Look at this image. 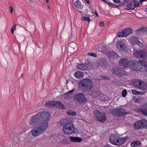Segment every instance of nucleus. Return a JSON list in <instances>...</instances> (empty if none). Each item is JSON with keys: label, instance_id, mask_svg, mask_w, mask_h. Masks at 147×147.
Instances as JSON below:
<instances>
[{"label": "nucleus", "instance_id": "obj_1", "mask_svg": "<svg viewBox=\"0 0 147 147\" xmlns=\"http://www.w3.org/2000/svg\"><path fill=\"white\" fill-rule=\"evenodd\" d=\"M50 118L49 113L45 111L40 112L32 117L30 120V124L32 126L40 124L33 128L31 131L32 135L37 137L44 132L49 126L47 121Z\"/></svg>", "mask_w": 147, "mask_h": 147}, {"label": "nucleus", "instance_id": "obj_2", "mask_svg": "<svg viewBox=\"0 0 147 147\" xmlns=\"http://www.w3.org/2000/svg\"><path fill=\"white\" fill-rule=\"evenodd\" d=\"M72 121L69 119L61 120L59 124L63 125V130L64 133L67 135H70L74 132L75 128L72 124Z\"/></svg>", "mask_w": 147, "mask_h": 147}, {"label": "nucleus", "instance_id": "obj_3", "mask_svg": "<svg viewBox=\"0 0 147 147\" xmlns=\"http://www.w3.org/2000/svg\"><path fill=\"white\" fill-rule=\"evenodd\" d=\"M79 89L84 92L88 91L93 87L92 81L89 79L85 78L80 81L78 83Z\"/></svg>", "mask_w": 147, "mask_h": 147}, {"label": "nucleus", "instance_id": "obj_4", "mask_svg": "<svg viewBox=\"0 0 147 147\" xmlns=\"http://www.w3.org/2000/svg\"><path fill=\"white\" fill-rule=\"evenodd\" d=\"M128 139L127 137L120 138L115 134H111L109 137V141L112 144L116 146L123 144Z\"/></svg>", "mask_w": 147, "mask_h": 147}, {"label": "nucleus", "instance_id": "obj_5", "mask_svg": "<svg viewBox=\"0 0 147 147\" xmlns=\"http://www.w3.org/2000/svg\"><path fill=\"white\" fill-rule=\"evenodd\" d=\"M94 116L97 119V120L102 123H104L107 119V115L104 112L100 113L98 110H97L94 113Z\"/></svg>", "mask_w": 147, "mask_h": 147}, {"label": "nucleus", "instance_id": "obj_6", "mask_svg": "<svg viewBox=\"0 0 147 147\" xmlns=\"http://www.w3.org/2000/svg\"><path fill=\"white\" fill-rule=\"evenodd\" d=\"M74 98L80 103H85L87 101V99L84 94L82 93L76 94L74 96Z\"/></svg>", "mask_w": 147, "mask_h": 147}, {"label": "nucleus", "instance_id": "obj_7", "mask_svg": "<svg viewBox=\"0 0 147 147\" xmlns=\"http://www.w3.org/2000/svg\"><path fill=\"white\" fill-rule=\"evenodd\" d=\"M147 127V121L145 119H142L135 122L134 127L136 129H141Z\"/></svg>", "mask_w": 147, "mask_h": 147}, {"label": "nucleus", "instance_id": "obj_8", "mask_svg": "<svg viewBox=\"0 0 147 147\" xmlns=\"http://www.w3.org/2000/svg\"><path fill=\"white\" fill-rule=\"evenodd\" d=\"M141 65L140 64H139V63L137 61L130 60L129 67L131 69L139 71L140 70Z\"/></svg>", "mask_w": 147, "mask_h": 147}, {"label": "nucleus", "instance_id": "obj_9", "mask_svg": "<svg viewBox=\"0 0 147 147\" xmlns=\"http://www.w3.org/2000/svg\"><path fill=\"white\" fill-rule=\"evenodd\" d=\"M112 113L114 115L118 117H121L128 114L125 110L121 108H117L112 110Z\"/></svg>", "mask_w": 147, "mask_h": 147}, {"label": "nucleus", "instance_id": "obj_10", "mask_svg": "<svg viewBox=\"0 0 147 147\" xmlns=\"http://www.w3.org/2000/svg\"><path fill=\"white\" fill-rule=\"evenodd\" d=\"M112 73L119 77L125 76L127 75L126 72L123 69H121L119 67H114L113 69Z\"/></svg>", "mask_w": 147, "mask_h": 147}, {"label": "nucleus", "instance_id": "obj_11", "mask_svg": "<svg viewBox=\"0 0 147 147\" xmlns=\"http://www.w3.org/2000/svg\"><path fill=\"white\" fill-rule=\"evenodd\" d=\"M134 54L140 59L144 60L147 59V53L145 51L142 50H137Z\"/></svg>", "mask_w": 147, "mask_h": 147}, {"label": "nucleus", "instance_id": "obj_12", "mask_svg": "<svg viewBox=\"0 0 147 147\" xmlns=\"http://www.w3.org/2000/svg\"><path fill=\"white\" fill-rule=\"evenodd\" d=\"M136 111L137 113H142L143 115L147 116V104H144L142 107L136 108Z\"/></svg>", "mask_w": 147, "mask_h": 147}, {"label": "nucleus", "instance_id": "obj_13", "mask_svg": "<svg viewBox=\"0 0 147 147\" xmlns=\"http://www.w3.org/2000/svg\"><path fill=\"white\" fill-rule=\"evenodd\" d=\"M97 64L98 66L105 68L107 64V61L105 58H101L97 61Z\"/></svg>", "mask_w": 147, "mask_h": 147}, {"label": "nucleus", "instance_id": "obj_14", "mask_svg": "<svg viewBox=\"0 0 147 147\" xmlns=\"http://www.w3.org/2000/svg\"><path fill=\"white\" fill-rule=\"evenodd\" d=\"M78 68L83 71H87L90 69V64L88 63H82L77 66Z\"/></svg>", "mask_w": 147, "mask_h": 147}, {"label": "nucleus", "instance_id": "obj_15", "mask_svg": "<svg viewBox=\"0 0 147 147\" xmlns=\"http://www.w3.org/2000/svg\"><path fill=\"white\" fill-rule=\"evenodd\" d=\"M130 60L129 61L125 59H121L119 61V65L123 66L124 67H129V63Z\"/></svg>", "mask_w": 147, "mask_h": 147}, {"label": "nucleus", "instance_id": "obj_16", "mask_svg": "<svg viewBox=\"0 0 147 147\" xmlns=\"http://www.w3.org/2000/svg\"><path fill=\"white\" fill-rule=\"evenodd\" d=\"M131 41L133 45H137L140 47L142 46V43L138 40V38L135 37L133 36L132 38Z\"/></svg>", "mask_w": 147, "mask_h": 147}, {"label": "nucleus", "instance_id": "obj_17", "mask_svg": "<svg viewBox=\"0 0 147 147\" xmlns=\"http://www.w3.org/2000/svg\"><path fill=\"white\" fill-rule=\"evenodd\" d=\"M116 46L117 48L121 51H123L125 49V47L124 44L119 41L116 43Z\"/></svg>", "mask_w": 147, "mask_h": 147}, {"label": "nucleus", "instance_id": "obj_18", "mask_svg": "<svg viewBox=\"0 0 147 147\" xmlns=\"http://www.w3.org/2000/svg\"><path fill=\"white\" fill-rule=\"evenodd\" d=\"M132 84L134 86L140 88V85L142 84V81L139 80H135L132 82Z\"/></svg>", "mask_w": 147, "mask_h": 147}, {"label": "nucleus", "instance_id": "obj_19", "mask_svg": "<svg viewBox=\"0 0 147 147\" xmlns=\"http://www.w3.org/2000/svg\"><path fill=\"white\" fill-rule=\"evenodd\" d=\"M70 140L72 142H80L82 141L81 138L77 137L71 136L70 138Z\"/></svg>", "mask_w": 147, "mask_h": 147}, {"label": "nucleus", "instance_id": "obj_20", "mask_svg": "<svg viewBox=\"0 0 147 147\" xmlns=\"http://www.w3.org/2000/svg\"><path fill=\"white\" fill-rule=\"evenodd\" d=\"M138 63L139 64H140L141 65H140V70L142 69V66H144L145 67V70L147 71V63L145 61L142 60H139Z\"/></svg>", "mask_w": 147, "mask_h": 147}, {"label": "nucleus", "instance_id": "obj_21", "mask_svg": "<svg viewBox=\"0 0 147 147\" xmlns=\"http://www.w3.org/2000/svg\"><path fill=\"white\" fill-rule=\"evenodd\" d=\"M83 73L80 71H78L75 73V76L77 78H80L83 76Z\"/></svg>", "mask_w": 147, "mask_h": 147}, {"label": "nucleus", "instance_id": "obj_22", "mask_svg": "<svg viewBox=\"0 0 147 147\" xmlns=\"http://www.w3.org/2000/svg\"><path fill=\"white\" fill-rule=\"evenodd\" d=\"M55 106H56L61 109H65L63 105L59 101H55Z\"/></svg>", "mask_w": 147, "mask_h": 147}, {"label": "nucleus", "instance_id": "obj_23", "mask_svg": "<svg viewBox=\"0 0 147 147\" xmlns=\"http://www.w3.org/2000/svg\"><path fill=\"white\" fill-rule=\"evenodd\" d=\"M109 56L110 58H115L117 56V54L114 51H111L109 52Z\"/></svg>", "mask_w": 147, "mask_h": 147}, {"label": "nucleus", "instance_id": "obj_24", "mask_svg": "<svg viewBox=\"0 0 147 147\" xmlns=\"http://www.w3.org/2000/svg\"><path fill=\"white\" fill-rule=\"evenodd\" d=\"M141 145V142L138 140L134 141L131 142V145L132 146H140Z\"/></svg>", "mask_w": 147, "mask_h": 147}, {"label": "nucleus", "instance_id": "obj_25", "mask_svg": "<svg viewBox=\"0 0 147 147\" xmlns=\"http://www.w3.org/2000/svg\"><path fill=\"white\" fill-rule=\"evenodd\" d=\"M75 7L78 9H80L81 7V3L79 0L76 1L74 3Z\"/></svg>", "mask_w": 147, "mask_h": 147}, {"label": "nucleus", "instance_id": "obj_26", "mask_svg": "<svg viewBox=\"0 0 147 147\" xmlns=\"http://www.w3.org/2000/svg\"><path fill=\"white\" fill-rule=\"evenodd\" d=\"M55 101H50L46 103L45 106L48 107H51L52 106H55Z\"/></svg>", "mask_w": 147, "mask_h": 147}, {"label": "nucleus", "instance_id": "obj_27", "mask_svg": "<svg viewBox=\"0 0 147 147\" xmlns=\"http://www.w3.org/2000/svg\"><path fill=\"white\" fill-rule=\"evenodd\" d=\"M126 36L131 34L132 32L131 29L128 28L124 30Z\"/></svg>", "mask_w": 147, "mask_h": 147}, {"label": "nucleus", "instance_id": "obj_28", "mask_svg": "<svg viewBox=\"0 0 147 147\" xmlns=\"http://www.w3.org/2000/svg\"><path fill=\"white\" fill-rule=\"evenodd\" d=\"M137 32H140L141 33L144 34L147 32V28L145 27H143L137 30Z\"/></svg>", "mask_w": 147, "mask_h": 147}, {"label": "nucleus", "instance_id": "obj_29", "mask_svg": "<svg viewBox=\"0 0 147 147\" xmlns=\"http://www.w3.org/2000/svg\"><path fill=\"white\" fill-rule=\"evenodd\" d=\"M140 88L143 90H147V83L143 82L142 85H140Z\"/></svg>", "mask_w": 147, "mask_h": 147}, {"label": "nucleus", "instance_id": "obj_30", "mask_svg": "<svg viewBox=\"0 0 147 147\" xmlns=\"http://www.w3.org/2000/svg\"><path fill=\"white\" fill-rule=\"evenodd\" d=\"M117 36L118 37H120L126 36L124 30L119 32Z\"/></svg>", "mask_w": 147, "mask_h": 147}, {"label": "nucleus", "instance_id": "obj_31", "mask_svg": "<svg viewBox=\"0 0 147 147\" xmlns=\"http://www.w3.org/2000/svg\"><path fill=\"white\" fill-rule=\"evenodd\" d=\"M69 45L70 46V47L69 48V49H71L72 50H74V47H75L76 44V43L73 42H71L69 44Z\"/></svg>", "mask_w": 147, "mask_h": 147}, {"label": "nucleus", "instance_id": "obj_32", "mask_svg": "<svg viewBox=\"0 0 147 147\" xmlns=\"http://www.w3.org/2000/svg\"><path fill=\"white\" fill-rule=\"evenodd\" d=\"M101 94L100 92L98 90H94L93 92V94L94 96H96L99 95Z\"/></svg>", "mask_w": 147, "mask_h": 147}, {"label": "nucleus", "instance_id": "obj_33", "mask_svg": "<svg viewBox=\"0 0 147 147\" xmlns=\"http://www.w3.org/2000/svg\"><path fill=\"white\" fill-rule=\"evenodd\" d=\"M82 21H87L88 22V23H89L90 22V19L89 17H86V16H83L82 17Z\"/></svg>", "mask_w": 147, "mask_h": 147}, {"label": "nucleus", "instance_id": "obj_34", "mask_svg": "<svg viewBox=\"0 0 147 147\" xmlns=\"http://www.w3.org/2000/svg\"><path fill=\"white\" fill-rule=\"evenodd\" d=\"M139 5V2L138 1H136L134 3V7L132 8V9H134L135 7L138 6Z\"/></svg>", "mask_w": 147, "mask_h": 147}, {"label": "nucleus", "instance_id": "obj_35", "mask_svg": "<svg viewBox=\"0 0 147 147\" xmlns=\"http://www.w3.org/2000/svg\"><path fill=\"white\" fill-rule=\"evenodd\" d=\"M67 114L68 115H69L71 116H75L76 115V113L75 111H68L67 113Z\"/></svg>", "mask_w": 147, "mask_h": 147}, {"label": "nucleus", "instance_id": "obj_36", "mask_svg": "<svg viewBox=\"0 0 147 147\" xmlns=\"http://www.w3.org/2000/svg\"><path fill=\"white\" fill-rule=\"evenodd\" d=\"M17 25L16 24L14 25L11 29V32L12 34H13L14 33V31L16 29V26Z\"/></svg>", "mask_w": 147, "mask_h": 147}, {"label": "nucleus", "instance_id": "obj_37", "mask_svg": "<svg viewBox=\"0 0 147 147\" xmlns=\"http://www.w3.org/2000/svg\"><path fill=\"white\" fill-rule=\"evenodd\" d=\"M65 94L66 95L65 96V97H66V98L69 99L71 98L73 96L72 94H66V93Z\"/></svg>", "mask_w": 147, "mask_h": 147}, {"label": "nucleus", "instance_id": "obj_38", "mask_svg": "<svg viewBox=\"0 0 147 147\" xmlns=\"http://www.w3.org/2000/svg\"><path fill=\"white\" fill-rule=\"evenodd\" d=\"M127 94V90L126 89H124L122 92V96L123 97H125L126 96Z\"/></svg>", "mask_w": 147, "mask_h": 147}, {"label": "nucleus", "instance_id": "obj_39", "mask_svg": "<svg viewBox=\"0 0 147 147\" xmlns=\"http://www.w3.org/2000/svg\"><path fill=\"white\" fill-rule=\"evenodd\" d=\"M88 55L90 56H91L94 57H96L97 55L96 54L92 53H88Z\"/></svg>", "mask_w": 147, "mask_h": 147}, {"label": "nucleus", "instance_id": "obj_40", "mask_svg": "<svg viewBox=\"0 0 147 147\" xmlns=\"http://www.w3.org/2000/svg\"><path fill=\"white\" fill-rule=\"evenodd\" d=\"M126 7H127L130 8V9H132V8H133L134 7H133L132 4L131 3H129L127 4L126 5Z\"/></svg>", "mask_w": 147, "mask_h": 147}, {"label": "nucleus", "instance_id": "obj_41", "mask_svg": "<svg viewBox=\"0 0 147 147\" xmlns=\"http://www.w3.org/2000/svg\"><path fill=\"white\" fill-rule=\"evenodd\" d=\"M61 143L64 145H67L69 144L68 141L66 140H63L61 141Z\"/></svg>", "mask_w": 147, "mask_h": 147}, {"label": "nucleus", "instance_id": "obj_42", "mask_svg": "<svg viewBox=\"0 0 147 147\" xmlns=\"http://www.w3.org/2000/svg\"><path fill=\"white\" fill-rule=\"evenodd\" d=\"M132 93L134 94H138V93L139 91H136L134 90H132Z\"/></svg>", "mask_w": 147, "mask_h": 147}, {"label": "nucleus", "instance_id": "obj_43", "mask_svg": "<svg viewBox=\"0 0 147 147\" xmlns=\"http://www.w3.org/2000/svg\"><path fill=\"white\" fill-rule=\"evenodd\" d=\"M101 78H99L98 79L100 80H102L106 78V77L104 75H102L100 76Z\"/></svg>", "mask_w": 147, "mask_h": 147}, {"label": "nucleus", "instance_id": "obj_44", "mask_svg": "<svg viewBox=\"0 0 147 147\" xmlns=\"http://www.w3.org/2000/svg\"><path fill=\"white\" fill-rule=\"evenodd\" d=\"M75 90V89H73L72 90L68 91L66 93V94H71V93L73 92Z\"/></svg>", "mask_w": 147, "mask_h": 147}, {"label": "nucleus", "instance_id": "obj_45", "mask_svg": "<svg viewBox=\"0 0 147 147\" xmlns=\"http://www.w3.org/2000/svg\"><path fill=\"white\" fill-rule=\"evenodd\" d=\"M113 2L116 3H118L120 2V0H113Z\"/></svg>", "mask_w": 147, "mask_h": 147}, {"label": "nucleus", "instance_id": "obj_46", "mask_svg": "<svg viewBox=\"0 0 147 147\" xmlns=\"http://www.w3.org/2000/svg\"><path fill=\"white\" fill-rule=\"evenodd\" d=\"M104 26V24L103 22H101L99 24V26L100 27H103Z\"/></svg>", "mask_w": 147, "mask_h": 147}, {"label": "nucleus", "instance_id": "obj_47", "mask_svg": "<svg viewBox=\"0 0 147 147\" xmlns=\"http://www.w3.org/2000/svg\"><path fill=\"white\" fill-rule=\"evenodd\" d=\"M108 4L109 6H113V5H115V4L113 3H110V2L108 3Z\"/></svg>", "mask_w": 147, "mask_h": 147}, {"label": "nucleus", "instance_id": "obj_48", "mask_svg": "<svg viewBox=\"0 0 147 147\" xmlns=\"http://www.w3.org/2000/svg\"><path fill=\"white\" fill-rule=\"evenodd\" d=\"M10 13H12L13 11V8L11 6H10Z\"/></svg>", "mask_w": 147, "mask_h": 147}, {"label": "nucleus", "instance_id": "obj_49", "mask_svg": "<svg viewBox=\"0 0 147 147\" xmlns=\"http://www.w3.org/2000/svg\"><path fill=\"white\" fill-rule=\"evenodd\" d=\"M123 1L125 3H127L129 2V0H123Z\"/></svg>", "mask_w": 147, "mask_h": 147}, {"label": "nucleus", "instance_id": "obj_50", "mask_svg": "<svg viewBox=\"0 0 147 147\" xmlns=\"http://www.w3.org/2000/svg\"><path fill=\"white\" fill-rule=\"evenodd\" d=\"M119 5H121V6H122L123 5H125L124 3L123 2H121L119 3Z\"/></svg>", "mask_w": 147, "mask_h": 147}, {"label": "nucleus", "instance_id": "obj_51", "mask_svg": "<svg viewBox=\"0 0 147 147\" xmlns=\"http://www.w3.org/2000/svg\"><path fill=\"white\" fill-rule=\"evenodd\" d=\"M104 147H112V146L109 144H107L105 145Z\"/></svg>", "mask_w": 147, "mask_h": 147}, {"label": "nucleus", "instance_id": "obj_52", "mask_svg": "<svg viewBox=\"0 0 147 147\" xmlns=\"http://www.w3.org/2000/svg\"><path fill=\"white\" fill-rule=\"evenodd\" d=\"M138 93V94H140L141 95H143L144 94V93L143 92H142L140 91H139Z\"/></svg>", "mask_w": 147, "mask_h": 147}, {"label": "nucleus", "instance_id": "obj_53", "mask_svg": "<svg viewBox=\"0 0 147 147\" xmlns=\"http://www.w3.org/2000/svg\"><path fill=\"white\" fill-rule=\"evenodd\" d=\"M95 15L98 17V13H97V11H95V13H94Z\"/></svg>", "mask_w": 147, "mask_h": 147}, {"label": "nucleus", "instance_id": "obj_54", "mask_svg": "<svg viewBox=\"0 0 147 147\" xmlns=\"http://www.w3.org/2000/svg\"><path fill=\"white\" fill-rule=\"evenodd\" d=\"M88 3H89L90 2L89 0H85Z\"/></svg>", "mask_w": 147, "mask_h": 147}, {"label": "nucleus", "instance_id": "obj_55", "mask_svg": "<svg viewBox=\"0 0 147 147\" xmlns=\"http://www.w3.org/2000/svg\"><path fill=\"white\" fill-rule=\"evenodd\" d=\"M30 2L31 3H32L33 2V0H30Z\"/></svg>", "mask_w": 147, "mask_h": 147}, {"label": "nucleus", "instance_id": "obj_56", "mask_svg": "<svg viewBox=\"0 0 147 147\" xmlns=\"http://www.w3.org/2000/svg\"><path fill=\"white\" fill-rule=\"evenodd\" d=\"M46 2L47 3H48L49 2V0H46Z\"/></svg>", "mask_w": 147, "mask_h": 147}, {"label": "nucleus", "instance_id": "obj_57", "mask_svg": "<svg viewBox=\"0 0 147 147\" xmlns=\"http://www.w3.org/2000/svg\"><path fill=\"white\" fill-rule=\"evenodd\" d=\"M146 11L147 12V8L146 9Z\"/></svg>", "mask_w": 147, "mask_h": 147}, {"label": "nucleus", "instance_id": "obj_58", "mask_svg": "<svg viewBox=\"0 0 147 147\" xmlns=\"http://www.w3.org/2000/svg\"><path fill=\"white\" fill-rule=\"evenodd\" d=\"M47 8L48 9H49V7H48Z\"/></svg>", "mask_w": 147, "mask_h": 147}, {"label": "nucleus", "instance_id": "obj_59", "mask_svg": "<svg viewBox=\"0 0 147 147\" xmlns=\"http://www.w3.org/2000/svg\"><path fill=\"white\" fill-rule=\"evenodd\" d=\"M25 141L24 140H22L23 141Z\"/></svg>", "mask_w": 147, "mask_h": 147}, {"label": "nucleus", "instance_id": "obj_60", "mask_svg": "<svg viewBox=\"0 0 147 147\" xmlns=\"http://www.w3.org/2000/svg\"><path fill=\"white\" fill-rule=\"evenodd\" d=\"M118 6V5H116V6Z\"/></svg>", "mask_w": 147, "mask_h": 147}]
</instances>
